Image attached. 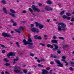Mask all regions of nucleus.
I'll return each instance as SVG.
<instances>
[{"label": "nucleus", "mask_w": 74, "mask_h": 74, "mask_svg": "<svg viewBox=\"0 0 74 74\" xmlns=\"http://www.w3.org/2000/svg\"><path fill=\"white\" fill-rule=\"evenodd\" d=\"M35 54L33 53H30L29 54V55L31 56H34Z\"/></svg>", "instance_id": "obj_41"}, {"label": "nucleus", "mask_w": 74, "mask_h": 74, "mask_svg": "<svg viewBox=\"0 0 74 74\" xmlns=\"http://www.w3.org/2000/svg\"><path fill=\"white\" fill-rule=\"evenodd\" d=\"M51 45H50L49 44L48 45H47V47L48 48H49V47H51Z\"/></svg>", "instance_id": "obj_53"}, {"label": "nucleus", "mask_w": 74, "mask_h": 74, "mask_svg": "<svg viewBox=\"0 0 74 74\" xmlns=\"http://www.w3.org/2000/svg\"><path fill=\"white\" fill-rule=\"evenodd\" d=\"M3 10L5 14H7V8H3Z\"/></svg>", "instance_id": "obj_7"}, {"label": "nucleus", "mask_w": 74, "mask_h": 74, "mask_svg": "<svg viewBox=\"0 0 74 74\" xmlns=\"http://www.w3.org/2000/svg\"><path fill=\"white\" fill-rule=\"evenodd\" d=\"M5 65L6 66H10V64L8 63H6L5 64Z\"/></svg>", "instance_id": "obj_38"}, {"label": "nucleus", "mask_w": 74, "mask_h": 74, "mask_svg": "<svg viewBox=\"0 0 74 74\" xmlns=\"http://www.w3.org/2000/svg\"><path fill=\"white\" fill-rule=\"evenodd\" d=\"M62 18L63 19H67V20H70V18H71L70 17L67 16L65 15L63 16Z\"/></svg>", "instance_id": "obj_3"}, {"label": "nucleus", "mask_w": 74, "mask_h": 74, "mask_svg": "<svg viewBox=\"0 0 74 74\" xmlns=\"http://www.w3.org/2000/svg\"><path fill=\"white\" fill-rule=\"evenodd\" d=\"M10 11L12 13H13V14H16V12H15L14 10L12 9H10Z\"/></svg>", "instance_id": "obj_15"}, {"label": "nucleus", "mask_w": 74, "mask_h": 74, "mask_svg": "<svg viewBox=\"0 0 74 74\" xmlns=\"http://www.w3.org/2000/svg\"><path fill=\"white\" fill-rule=\"evenodd\" d=\"M34 11H37V12H40V10H39L38 8H37L35 10H34Z\"/></svg>", "instance_id": "obj_27"}, {"label": "nucleus", "mask_w": 74, "mask_h": 74, "mask_svg": "<svg viewBox=\"0 0 74 74\" xmlns=\"http://www.w3.org/2000/svg\"><path fill=\"white\" fill-rule=\"evenodd\" d=\"M10 21L11 22L13 23H14V20H13L12 19H11Z\"/></svg>", "instance_id": "obj_61"}, {"label": "nucleus", "mask_w": 74, "mask_h": 74, "mask_svg": "<svg viewBox=\"0 0 74 74\" xmlns=\"http://www.w3.org/2000/svg\"><path fill=\"white\" fill-rule=\"evenodd\" d=\"M71 21H72L73 22H74V18L73 17L71 18Z\"/></svg>", "instance_id": "obj_56"}, {"label": "nucleus", "mask_w": 74, "mask_h": 74, "mask_svg": "<svg viewBox=\"0 0 74 74\" xmlns=\"http://www.w3.org/2000/svg\"><path fill=\"white\" fill-rule=\"evenodd\" d=\"M66 15L67 16H71V14L70 13H66Z\"/></svg>", "instance_id": "obj_28"}, {"label": "nucleus", "mask_w": 74, "mask_h": 74, "mask_svg": "<svg viewBox=\"0 0 74 74\" xmlns=\"http://www.w3.org/2000/svg\"><path fill=\"white\" fill-rule=\"evenodd\" d=\"M46 70H50V68L49 67H47L46 68Z\"/></svg>", "instance_id": "obj_64"}, {"label": "nucleus", "mask_w": 74, "mask_h": 74, "mask_svg": "<svg viewBox=\"0 0 74 74\" xmlns=\"http://www.w3.org/2000/svg\"><path fill=\"white\" fill-rule=\"evenodd\" d=\"M58 31H62V27L60 26H58Z\"/></svg>", "instance_id": "obj_19"}, {"label": "nucleus", "mask_w": 74, "mask_h": 74, "mask_svg": "<svg viewBox=\"0 0 74 74\" xmlns=\"http://www.w3.org/2000/svg\"><path fill=\"white\" fill-rule=\"evenodd\" d=\"M5 53V50H3L2 51V53Z\"/></svg>", "instance_id": "obj_43"}, {"label": "nucleus", "mask_w": 74, "mask_h": 74, "mask_svg": "<svg viewBox=\"0 0 74 74\" xmlns=\"http://www.w3.org/2000/svg\"><path fill=\"white\" fill-rule=\"evenodd\" d=\"M59 65H58L57 66H58V67H63V65L61 63V62H60V64H58Z\"/></svg>", "instance_id": "obj_20"}, {"label": "nucleus", "mask_w": 74, "mask_h": 74, "mask_svg": "<svg viewBox=\"0 0 74 74\" xmlns=\"http://www.w3.org/2000/svg\"><path fill=\"white\" fill-rule=\"evenodd\" d=\"M15 31L17 33H21V32L18 30V29H15Z\"/></svg>", "instance_id": "obj_37"}, {"label": "nucleus", "mask_w": 74, "mask_h": 74, "mask_svg": "<svg viewBox=\"0 0 74 74\" xmlns=\"http://www.w3.org/2000/svg\"><path fill=\"white\" fill-rule=\"evenodd\" d=\"M50 64H54V62L53 61H51L50 62Z\"/></svg>", "instance_id": "obj_54"}, {"label": "nucleus", "mask_w": 74, "mask_h": 74, "mask_svg": "<svg viewBox=\"0 0 74 74\" xmlns=\"http://www.w3.org/2000/svg\"><path fill=\"white\" fill-rule=\"evenodd\" d=\"M64 11H62L60 13V15H62L64 14Z\"/></svg>", "instance_id": "obj_39"}, {"label": "nucleus", "mask_w": 74, "mask_h": 74, "mask_svg": "<svg viewBox=\"0 0 74 74\" xmlns=\"http://www.w3.org/2000/svg\"><path fill=\"white\" fill-rule=\"evenodd\" d=\"M55 62L56 63L58 64H60V61L56 59L55 60Z\"/></svg>", "instance_id": "obj_13"}, {"label": "nucleus", "mask_w": 74, "mask_h": 74, "mask_svg": "<svg viewBox=\"0 0 74 74\" xmlns=\"http://www.w3.org/2000/svg\"><path fill=\"white\" fill-rule=\"evenodd\" d=\"M35 23H36V27H39L41 24L40 23H38L37 22H35Z\"/></svg>", "instance_id": "obj_11"}, {"label": "nucleus", "mask_w": 74, "mask_h": 74, "mask_svg": "<svg viewBox=\"0 0 74 74\" xmlns=\"http://www.w3.org/2000/svg\"><path fill=\"white\" fill-rule=\"evenodd\" d=\"M51 58H57L56 56H54L53 54L51 55Z\"/></svg>", "instance_id": "obj_22"}, {"label": "nucleus", "mask_w": 74, "mask_h": 74, "mask_svg": "<svg viewBox=\"0 0 74 74\" xmlns=\"http://www.w3.org/2000/svg\"><path fill=\"white\" fill-rule=\"evenodd\" d=\"M13 26H16V25H17V24L15 23H14L13 24Z\"/></svg>", "instance_id": "obj_58"}, {"label": "nucleus", "mask_w": 74, "mask_h": 74, "mask_svg": "<svg viewBox=\"0 0 74 74\" xmlns=\"http://www.w3.org/2000/svg\"><path fill=\"white\" fill-rule=\"evenodd\" d=\"M58 40H52L51 41V42H52V43H55V44H58Z\"/></svg>", "instance_id": "obj_9"}, {"label": "nucleus", "mask_w": 74, "mask_h": 74, "mask_svg": "<svg viewBox=\"0 0 74 74\" xmlns=\"http://www.w3.org/2000/svg\"><path fill=\"white\" fill-rule=\"evenodd\" d=\"M31 27H34V25L33 24H31Z\"/></svg>", "instance_id": "obj_59"}, {"label": "nucleus", "mask_w": 74, "mask_h": 74, "mask_svg": "<svg viewBox=\"0 0 74 74\" xmlns=\"http://www.w3.org/2000/svg\"><path fill=\"white\" fill-rule=\"evenodd\" d=\"M16 45H17V47H20V45H19V42H16Z\"/></svg>", "instance_id": "obj_44"}, {"label": "nucleus", "mask_w": 74, "mask_h": 74, "mask_svg": "<svg viewBox=\"0 0 74 74\" xmlns=\"http://www.w3.org/2000/svg\"><path fill=\"white\" fill-rule=\"evenodd\" d=\"M28 42H32V39H31V38H30V36L28 37Z\"/></svg>", "instance_id": "obj_18"}, {"label": "nucleus", "mask_w": 74, "mask_h": 74, "mask_svg": "<svg viewBox=\"0 0 74 74\" xmlns=\"http://www.w3.org/2000/svg\"><path fill=\"white\" fill-rule=\"evenodd\" d=\"M9 37L10 38H12V36L11 35H10L9 34H8L7 37Z\"/></svg>", "instance_id": "obj_63"}, {"label": "nucleus", "mask_w": 74, "mask_h": 74, "mask_svg": "<svg viewBox=\"0 0 74 74\" xmlns=\"http://www.w3.org/2000/svg\"><path fill=\"white\" fill-rule=\"evenodd\" d=\"M14 71L15 73H20V72H21V70H18L16 69L14 70Z\"/></svg>", "instance_id": "obj_16"}, {"label": "nucleus", "mask_w": 74, "mask_h": 74, "mask_svg": "<svg viewBox=\"0 0 74 74\" xmlns=\"http://www.w3.org/2000/svg\"><path fill=\"white\" fill-rule=\"evenodd\" d=\"M64 25V24L63 23H58V25L59 26L60 25Z\"/></svg>", "instance_id": "obj_34"}, {"label": "nucleus", "mask_w": 74, "mask_h": 74, "mask_svg": "<svg viewBox=\"0 0 74 74\" xmlns=\"http://www.w3.org/2000/svg\"><path fill=\"white\" fill-rule=\"evenodd\" d=\"M38 37V35H36L34 36V38H35V39H37V38Z\"/></svg>", "instance_id": "obj_46"}, {"label": "nucleus", "mask_w": 74, "mask_h": 74, "mask_svg": "<svg viewBox=\"0 0 74 74\" xmlns=\"http://www.w3.org/2000/svg\"><path fill=\"white\" fill-rule=\"evenodd\" d=\"M38 67H44V66L41 65V64H38Z\"/></svg>", "instance_id": "obj_32"}, {"label": "nucleus", "mask_w": 74, "mask_h": 74, "mask_svg": "<svg viewBox=\"0 0 74 74\" xmlns=\"http://www.w3.org/2000/svg\"><path fill=\"white\" fill-rule=\"evenodd\" d=\"M57 52H58V53L59 54H60V53H62V52L59 50H58L57 51Z\"/></svg>", "instance_id": "obj_45"}, {"label": "nucleus", "mask_w": 74, "mask_h": 74, "mask_svg": "<svg viewBox=\"0 0 74 74\" xmlns=\"http://www.w3.org/2000/svg\"><path fill=\"white\" fill-rule=\"evenodd\" d=\"M59 38L60 40H64V38H63L62 37H59Z\"/></svg>", "instance_id": "obj_35"}, {"label": "nucleus", "mask_w": 74, "mask_h": 74, "mask_svg": "<svg viewBox=\"0 0 74 74\" xmlns=\"http://www.w3.org/2000/svg\"><path fill=\"white\" fill-rule=\"evenodd\" d=\"M10 56H15V53H14V52H10L8 54Z\"/></svg>", "instance_id": "obj_6"}, {"label": "nucleus", "mask_w": 74, "mask_h": 74, "mask_svg": "<svg viewBox=\"0 0 74 74\" xmlns=\"http://www.w3.org/2000/svg\"><path fill=\"white\" fill-rule=\"evenodd\" d=\"M32 7L33 8V10L34 11L36 10V9L37 8H36V6L34 5H33L32 6Z\"/></svg>", "instance_id": "obj_17"}, {"label": "nucleus", "mask_w": 74, "mask_h": 74, "mask_svg": "<svg viewBox=\"0 0 74 74\" xmlns=\"http://www.w3.org/2000/svg\"><path fill=\"white\" fill-rule=\"evenodd\" d=\"M14 61H17L18 60V58H16V59H14Z\"/></svg>", "instance_id": "obj_57"}, {"label": "nucleus", "mask_w": 74, "mask_h": 74, "mask_svg": "<svg viewBox=\"0 0 74 74\" xmlns=\"http://www.w3.org/2000/svg\"><path fill=\"white\" fill-rule=\"evenodd\" d=\"M29 10L30 11V12L31 13L34 15V16H35V15H34V14L33 13V10L31 8H29Z\"/></svg>", "instance_id": "obj_5"}, {"label": "nucleus", "mask_w": 74, "mask_h": 74, "mask_svg": "<svg viewBox=\"0 0 74 74\" xmlns=\"http://www.w3.org/2000/svg\"><path fill=\"white\" fill-rule=\"evenodd\" d=\"M9 15H11L12 17H13V18H15L16 16L14 14H12L11 13H9Z\"/></svg>", "instance_id": "obj_10"}, {"label": "nucleus", "mask_w": 74, "mask_h": 74, "mask_svg": "<svg viewBox=\"0 0 74 74\" xmlns=\"http://www.w3.org/2000/svg\"><path fill=\"white\" fill-rule=\"evenodd\" d=\"M3 61H5L6 62H9V60L7 59L6 58H4Z\"/></svg>", "instance_id": "obj_30"}, {"label": "nucleus", "mask_w": 74, "mask_h": 74, "mask_svg": "<svg viewBox=\"0 0 74 74\" xmlns=\"http://www.w3.org/2000/svg\"><path fill=\"white\" fill-rule=\"evenodd\" d=\"M37 39L38 40H42V38H41V36H39L37 38Z\"/></svg>", "instance_id": "obj_40"}, {"label": "nucleus", "mask_w": 74, "mask_h": 74, "mask_svg": "<svg viewBox=\"0 0 74 74\" xmlns=\"http://www.w3.org/2000/svg\"><path fill=\"white\" fill-rule=\"evenodd\" d=\"M52 10H53V9L52 8H49V11H52Z\"/></svg>", "instance_id": "obj_50"}, {"label": "nucleus", "mask_w": 74, "mask_h": 74, "mask_svg": "<svg viewBox=\"0 0 74 74\" xmlns=\"http://www.w3.org/2000/svg\"><path fill=\"white\" fill-rule=\"evenodd\" d=\"M28 47L30 49H32V48H33V46L32 45H28Z\"/></svg>", "instance_id": "obj_24"}, {"label": "nucleus", "mask_w": 74, "mask_h": 74, "mask_svg": "<svg viewBox=\"0 0 74 74\" xmlns=\"http://www.w3.org/2000/svg\"><path fill=\"white\" fill-rule=\"evenodd\" d=\"M2 36L3 37H7L8 36L7 34L5 32H3L2 33Z\"/></svg>", "instance_id": "obj_8"}, {"label": "nucleus", "mask_w": 74, "mask_h": 74, "mask_svg": "<svg viewBox=\"0 0 74 74\" xmlns=\"http://www.w3.org/2000/svg\"><path fill=\"white\" fill-rule=\"evenodd\" d=\"M40 61L41 62H44V61H45V59L44 58L41 59L40 60Z\"/></svg>", "instance_id": "obj_47"}, {"label": "nucleus", "mask_w": 74, "mask_h": 74, "mask_svg": "<svg viewBox=\"0 0 74 74\" xmlns=\"http://www.w3.org/2000/svg\"><path fill=\"white\" fill-rule=\"evenodd\" d=\"M36 29L35 28H33L31 29V31L33 32H35Z\"/></svg>", "instance_id": "obj_23"}, {"label": "nucleus", "mask_w": 74, "mask_h": 74, "mask_svg": "<svg viewBox=\"0 0 74 74\" xmlns=\"http://www.w3.org/2000/svg\"><path fill=\"white\" fill-rule=\"evenodd\" d=\"M44 27V25H42L41 24H40V25L39 27V28L40 29H43Z\"/></svg>", "instance_id": "obj_12"}, {"label": "nucleus", "mask_w": 74, "mask_h": 74, "mask_svg": "<svg viewBox=\"0 0 74 74\" xmlns=\"http://www.w3.org/2000/svg\"><path fill=\"white\" fill-rule=\"evenodd\" d=\"M48 71L46 69L42 70V74H48Z\"/></svg>", "instance_id": "obj_2"}, {"label": "nucleus", "mask_w": 74, "mask_h": 74, "mask_svg": "<svg viewBox=\"0 0 74 74\" xmlns=\"http://www.w3.org/2000/svg\"><path fill=\"white\" fill-rule=\"evenodd\" d=\"M20 68L18 66H14V70H16L18 69H19Z\"/></svg>", "instance_id": "obj_33"}, {"label": "nucleus", "mask_w": 74, "mask_h": 74, "mask_svg": "<svg viewBox=\"0 0 74 74\" xmlns=\"http://www.w3.org/2000/svg\"><path fill=\"white\" fill-rule=\"evenodd\" d=\"M53 39H56L57 38V37L55 36H54L53 37Z\"/></svg>", "instance_id": "obj_55"}, {"label": "nucleus", "mask_w": 74, "mask_h": 74, "mask_svg": "<svg viewBox=\"0 0 74 74\" xmlns=\"http://www.w3.org/2000/svg\"><path fill=\"white\" fill-rule=\"evenodd\" d=\"M52 71H53V70H50V71L49 72H48V74H52Z\"/></svg>", "instance_id": "obj_48"}, {"label": "nucleus", "mask_w": 74, "mask_h": 74, "mask_svg": "<svg viewBox=\"0 0 74 74\" xmlns=\"http://www.w3.org/2000/svg\"><path fill=\"white\" fill-rule=\"evenodd\" d=\"M26 41V40L25 39H24L23 40V42H24V44L25 45H26L28 44H29L30 45H33V43L32 42H28V41Z\"/></svg>", "instance_id": "obj_1"}, {"label": "nucleus", "mask_w": 74, "mask_h": 74, "mask_svg": "<svg viewBox=\"0 0 74 74\" xmlns=\"http://www.w3.org/2000/svg\"><path fill=\"white\" fill-rule=\"evenodd\" d=\"M23 27L22 26H21L20 27L19 30H21V31H23Z\"/></svg>", "instance_id": "obj_31"}, {"label": "nucleus", "mask_w": 74, "mask_h": 74, "mask_svg": "<svg viewBox=\"0 0 74 74\" xmlns=\"http://www.w3.org/2000/svg\"><path fill=\"white\" fill-rule=\"evenodd\" d=\"M26 12V10H23L22 13H23V14H25Z\"/></svg>", "instance_id": "obj_60"}, {"label": "nucleus", "mask_w": 74, "mask_h": 74, "mask_svg": "<svg viewBox=\"0 0 74 74\" xmlns=\"http://www.w3.org/2000/svg\"><path fill=\"white\" fill-rule=\"evenodd\" d=\"M61 27L62 28V30H63V31H65V30H66V29H67V28H66V25H62Z\"/></svg>", "instance_id": "obj_4"}, {"label": "nucleus", "mask_w": 74, "mask_h": 74, "mask_svg": "<svg viewBox=\"0 0 74 74\" xmlns=\"http://www.w3.org/2000/svg\"><path fill=\"white\" fill-rule=\"evenodd\" d=\"M58 48H59V47H58L57 46H55V48H54L52 50L53 51H55L56 49H58Z\"/></svg>", "instance_id": "obj_14"}, {"label": "nucleus", "mask_w": 74, "mask_h": 74, "mask_svg": "<svg viewBox=\"0 0 74 74\" xmlns=\"http://www.w3.org/2000/svg\"><path fill=\"white\" fill-rule=\"evenodd\" d=\"M69 63H70V64H71V65H73V66H74V62H69Z\"/></svg>", "instance_id": "obj_26"}, {"label": "nucleus", "mask_w": 74, "mask_h": 74, "mask_svg": "<svg viewBox=\"0 0 74 74\" xmlns=\"http://www.w3.org/2000/svg\"><path fill=\"white\" fill-rule=\"evenodd\" d=\"M23 71L24 73H26L27 72V70H23Z\"/></svg>", "instance_id": "obj_52"}, {"label": "nucleus", "mask_w": 74, "mask_h": 74, "mask_svg": "<svg viewBox=\"0 0 74 74\" xmlns=\"http://www.w3.org/2000/svg\"><path fill=\"white\" fill-rule=\"evenodd\" d=\"M1 3L3 4H5V1L4 0H3L1 1Z\"/></svg>", "instance_id": "obj_36"}, {"label": "nucleus", "mask_w": 74, "mask_h": 74, "mask_svg": "<svg viewBox=\"0 0 74 74\" xmlns=\"http://www.w3.org/2000/svg\"><path fill=\"white\" fill-rule=\"evenodd\" d=\"M39 45H42V46H43V47H45V45L44 44H43L42 43H39Z\"/></svg>", "instance_id": "obj_42"}, {"label": "nucleus", "mask_w": 74, "mask_h": 74, "mask_svg": "<svg viewBox=\"0 0 74 74\" xmlns=\"http://www.w3.org/2000/svg\"><path fill=\"white\" fill-rule=\"evenodd\" d=\"M49 7L48 6H46L45 8V10H46V11H49Z\"/></svg>", "instance_id": "obj_21"}, {"label": "nucleus", "mask_w": 74, "mask_h": 74, "mask_svg": "<svg viewBox=\"0 0 74 74\" xmlns=\"http://www.w3.org/2000/svg\"><path fill=\"white\" fill-rule=\"evenodd\" d=\"M39 32V30L38 29H36L35 32H36V33H38Z\"/></svg>", "instance_id": "obj_49"}, {"label": "nucleus", "mask_w": 74, "mask_h": 74, "mask_svg": "<svg viewBox=\"0 0 74 74\" xmlns=\"http://www.w3.org/2000/svg\"><path fill=\"white\" fill-rule=\"evenodd\" d=\"M7 56H8V59H9L10 58V56L9 54L7 55Z\"/></svg>", "instance_id": "obj_62"}, {"label": "nucleus", "mask_w": 74, "mask_h": 74, "mask_svg": "<svg viewBox=\"0 0 74 74\" xmlns=\"http://www.w3.org/2000/svg\"><path fill=\"white\" fill-rule=\"evenodd\" d=\"M1 45V47L2 48H4V47H5V46H4V45Z\"/></svg>", "instance_id": "obj_51"}, {"label": "nucleus", "mask_w": 74, "mask_h": 74, "mask_svg": "<svg viewBox=\"0 0 74 74\" xmlns=\"http://www.w3.org/2000/svg\"><path fill=\"white\" fill-rule=\"evenodd\" d=\"M47 4H52V2L50 1H47Z\"/></svg>", "instance_id": "obj_29"}, {"label": "nucleus", "mask_w": 74, "mask_h": 74, "mask_svg": "<svg viewBox=\"0 0 74 74\" xmlns=\"http://www.w3.org/2000/svg\"><path fill=\"white\" fill-rule=\"evenodd\" d=\"M62 48H68L69 47V45H63L62 46Z\"/></svg>", "instance_id": "obj_25"}]
</instances>
